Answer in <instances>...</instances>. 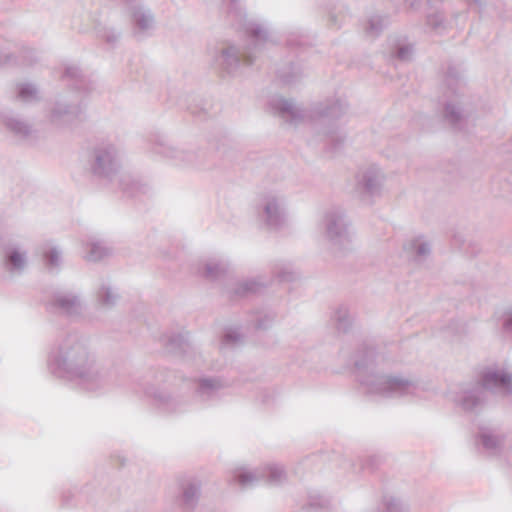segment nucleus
Listing matches in <instances>:
<instances>
[{
  "instance_id": "26",
  "label": "nucleus",
  "mask_w": 512,
  "mask_h": 512,
  "mask_svg": "<svg viewBox=\"0 0 512 512\" xmlns=\"http://www.w3.org/2000/svg\"><path fill=\"white\" fill-rule=\"evenodd\" d=\"M391 57L401 62H409L413 58L414 45L406 36H391L388 39Z\"/></svg>"
},
{
  "instance_id": "7",
  "label": "nucleus",
  "mask_w": 512,
  "mask_h": 512,
  "mask_svg": "<svg viewBox=\"0 0 512 512\" xmlns=\"http://www.w3.org/2000/svg\"><path fill=\"white\" fill-rule=\"evenodd\" d=\"M226 4V20L236 30L243 31L252 41L268 42L267 27L248 17V13L240 0H224Z\"/></svg>"
},
{
  "instance_id": "18",
  "label": "nucleus",
  "mask_w": 512,
  "mask_h": 512,
  "mask_svg": "<svg viewBox=\"0 0 512 512\" xmlns=\"http://www.w3.org/2000/svg\"><path fill=\"white\" fill-rule=\"evenodd\" d=\"M505 435L499 430L490 427H479L475 436L477 450L487 456L499 455L504 447Z\"/></svg>"
},
{
  "instance_id": "55",
  "label": "nucleus",
  "mask_w": 512,
  "mask_h": 512,
  "mask_svg": "<svg viewBox=\"0 0 512 512\" xmlns=\"http://www.w3.org/2000/svg\"><path fill=\"white\" fill-rule=\"evenodd\" d=\"M410 6H411L412 8H415V7H416V1H411Z\"/></svg>"
},
{
  "instance_id": "24",
  "label": "nucleus",
  "mask_w": 512,
  "mask_h": 512,
  "mask_svg": "<svg viewBox=\"0 0 512 512\" xmlns=\"http://www.w3.org/2000/svg\"><path fill=\"white\" fill-rule=\"evenodd\" d=\"M163 344L167 351L173 355L188 358L193 350L189 342V333H172L162 338Z\"/></svg>"
},
{
  "instance_id": "44",
  "label": "nucleus",
  "mask_w": 512,
  "mask_h": 512,
  "mask_svg": "<svg viewBox=\"0 0 512 512\" xmlns=\"http://www.w3.org/2000/svg\"><path fill=\"white\" fill-rule=\"evenodd\" d=\"M242 334L237 330L233 328L226 329L223 336H222V345H235L242 341Z\"/></svg>"
},
{
  "instance_id": "37",
  "label": "nucleus",
  "mask_w": 512,
  "mask_h": 512,
  "mask_svg": "<svg viewBox=\"0 0 512 512\" xmlns=\"http://www.w3.org/2000/svg\"><path fill=\"white\" fill-rule=\"evenodd\" d=\"M16 92L17 98L23 102L31 103L39 100L38 89L32 83H18Z\"/></svg>"
},
{
  "instance_id": "4",
  "label": "nucleus",
  "mask_w": 512,
  "mask_h": 512,
  "mask_svg": "<svg viewBox=\"0 0 512 512\" xmlns=\"http://www.w3.org/2000/svg\"><path fill=\"white\" fill-rule=\"evenodd\" d=\"M165 373V370H148L143 374H134L129 380L128 389L137 395L150 398L153 405L162 413L186 412L190 406L187 399L181 395H172L160 387V384L166 381Z\"/></svg>"
},
{
  "instance_id": "15",
  "label": "nucleus",
  "mask_w": 512,
  "mask_h": 512,
  "mask_svg": "<svg viewBox=\"0 0 512 512\" xmlns=\"http://www.w3.org/2000/svg\"><path fill=\"white\" fill-rule=\"evenodd\" d=\"M81 102L60 99L50 112L51 122L59 127H71L84 120Z\"/></svg>"
},
{
  "instance_id": "28",
  "label": "nucleus",
  "mask_w": 512,
  "mask_h": 512,
  "mask_svg": "<svg viewBox=\"0 0 512 512\" xmlns=\"http://www.w3.org/2000/svg\"><path fill=\"white\" fill-rule=\"evenodd\" d=\"M277 77L285 85L298 83L304 76L303 68L299 62L290 61L277 69Z\"/></svg>"
},
{
  "instance_id": "14",
  "label": "nucleus",
  "mask_w": 512,
  "mask_h": 512,
  "mask_svg": "<svg viewBox=\"0 0 512 512\" xmlns=\"http://www.w3.org/2000/svg\"><path fill=\"white\" fill-rule=\"evenodd\" d=\"M473 108L464 93L447 94V100L443 107V118L454 130H462Z\"/></svg>"
},
{
  "instance_id": "13",
  "label": "nucleus",
  "mask_w": 512,
  "mask_h": 512,
  "mask_svg": "<svg viewBox=\"0 0 512 512\" xmlns=\"http://www.w3.org/2000/svg\"><path fill=\"white\" fill-rule=\"evenodd\" d=\"M234 480L242 487H252L261 480L270 485H280L286 480V473L283 466L269 464L254 471L246 468L238 469L234 474Z\"/></svg>"
},
{
  "instance_id": "48",
  "label": "nucleus",
  "mask_w": 512,
  "mask_h": 512,
  "mask_svg": "<svg viewBox=\"0 0 512 512\" xmlns=\"http://www.w3.org/2000/svg\"><path fill=\"white\" fill-rule=\"evenodd\" d=\"M503 330L508 333H512V310L505 313L503 320Z\"/></svg>"
},
{
  "instance_id": "40",
  "label": "nucleus",
  "mask_w": 512,
  "mask_h": 512,
  "mask_svg": "<svg viewBox=\"0 0 512 512\" xmlns=\"http://www.w3.org/2000/svg\"><path fill=\"white\" fill-rule=\"evenodd\" d=\"M45 265L50 271L59 270L62 258L61 251L56 246H51L43 251Z\"/></svg>"
},
{
  "instance_id": "51",
  "label": "nucleus",
  "mask_w": 512,
  "mask_h": 512,
  "mask_svg": "<svg viewBox=\"0 0 512 512\" xmlns=\"http://www.w3.org/2000/svg\"><path fill=\"white\" fill-rule=\"evenodd\" d=\"M270 398H271L270 393H269V392H267V391H265V392L263 393V397H262V400H261V401H262V403H264V404H268V403L270 402Z\"/></svg>"
},
{
  "instance_id": "35",
  "label": "nucleus",
  "mask_w": 512,
  "mask_h": 512,
  "mask_svg": "<svg viewBox=\"0 0 512 512\" xmlns=\"http://www.w3.org/2000/svg\"><path fill=\"white\" fill-rule=\"evenodd\" d=\"M447 94L462 93V79L459 70L454 66H448L445 73Z\"/></svg>"
},
{
  "instance_id": "38",
  "label": "nucleus",
  "mask_w": 512,
  "mask_h": 512,
  "mask_svg": "<svg viewBox=\"0 0 512 512\" xmlns=\"http://www.w3.org/2000/svg\"><path fill=\"white\" fill-rule=\"evenodd\" d=\"M329 505L330 500L326 496L318 492H311L308 495V501L304 508L310 511L318 512L328 509Z\"/></svg>"
},
{
  "instance_id": "19",
  "label": "nucleus",
  "mask_w": 512,
  "mask_h": 512,
  "mask_svg": "<svg viewBox=\"0 0 512 512\" xmlns=\"http://www.w3.org/2000/svg\"><path fill=\"white\" fill-rule=\"evenodd\" d=\"M312 116L321 124L340 119L348 111V103L341 98L327 99L319 102L311 109Z\"/></svg>"
},
{
  "instance_id": "1",
  "label": "nucleus",
  "mask_w": 512,
  "mask_h": 512,
  "mask_svg": "<svg viewBox=\"0 0 512 512\" xmlns=\"http://www.w3.org/2000/svg\"><path fill=\"white\" fill-rule=\"evenodd\" d=\"M47 368L53 376L75 382L87 392H101L110 386L108 372L97 365L87 341L77 333H69L53 344Z\"/></svg>"
},
{
  "instance_id": "49",
  "label": "nucleus",
  "mask_w": 512,
  "mask_h": 512,
  "mask_svg": "<svg viewBox=\"0 0 512 512\" xmlns=\"http://www.w3.org/2000/svg\"><path fill=\"white\" fill-rule=\"evenodd\" d=\"M74 497V494L71 490L64 491L62 493V505L65 507H69L71 505V500Z\"/></svg>"
},
{
  "instance_id": "27",
  "label": "nucleus",
  "mask_w": 512,
  "mask_h": 512,
  "mask_svg": "<svg viewBox=\"0 0 512 512\" xmlns=\"http://www.w3.org/2000/svg\"><path fill=\"white\" fill-rule=\"evenodd\" d=\"M119 187L128 197H138L150 194L151 186L129 174H124L119 179Z\"/></svg>"
},
{
  "instance_id": "23",
  "label": "nucleus",
  "mask_w": 512,
  "mask_h": 512,
  "mask_svg": "<svg viewBox=\"0 0 512 512\" xmlns=\"http://www.w3.org/2000/svg\"><path fill=\"white\" fill-rule=\"evenodd\" d=\"M267 286V283L260 279H245L235 281L225 288V293L230 300H238L260 293Z\"/></svg>"
},
{
  "instance_id": "11",
  "label": "nucleus",
  "mask_w": 512,
  "mask_h": 512,
  "mask_svg": "<svg viewBox=\"0 0 512 512\" xmlns=\"http://www.w3.org/2000/svg\"><path fill=\"white\" fill-rule=\"evenodd\" d=\"M152 152L170 160L181 167L206 168L207 153L204 150L180 149L164 139H158L152 146Z\"/></svg>"
},
{
  "instance_id": "43",
  "label": "nucleus",
  "mask_w": 512,
  "mask_h": 512,
  "mask_svg": "<svg viewBox=\"0 0 512 512\" xmlns=\"http://www.w3.org/2000/svg\"><path fill=\"white\" fill-rule=\"evenodd\" d=\"M384 512H406L405 504L393 496H385L383 499Z\"/></svg>"
},
{
  "instance_id": "53",
  "label": "nucleus",
  "mask_w": 512,
  "mask_h": 512,
  "mask_svg": "<svg viewBox=\"0 0 512 512\" xmlns=\"http://www.w3.org/2000/svg\"><path fill=\"white\" fill-rule=\"evenodd\" d=\"M468 1H469V2H473V3H475V4H476V5H478V6H481V5H482L481 0H468Z\"/></svg>"
},
{
  "instance_id": "10",
  "label": "nucleus",
  "mask_w": 512,
  "mask_h": 512,
  "mask_svg": "<svg viewBox=\"0 0 512 512\" xmlns=\"http://www.w3.org/2000/svg\"><path fill=\"white\" fill-rule=\"evenodd\" d=\"M229 382L221 376H200L193 381V396L197 403L205 407L218 405L226 397Z\"/></svg>"
},
{
  "instance_id": "31",
  "label": "nucleus",
  "mask_w": 512,
  "mask_h": 512,
  "mask_svg": "<svg viewBox=\"0 0 512 512\" xmlns=\"http://www.w3.org/2000/svg\"><path fill=\"white\" fill-rule=\"evenodd\" d=\"M323 137L326 149L332 153L340 151L345 142V136L334 124L323 130Z\"/></svg>"
},
{
  "instance_id": "34",
  "label": "nucleus",
  "mask_w": 512,
  "mask_h": 512,
  "mask_svg": "<svg viewBox=\"0 0 512 512\" xmlns=\"http://www.w3.org/2000/svg\"><path fill=\"white\" fill-rule=\"evenodd\" d=\"M112 254V249L108 247L104 241L97 240L92 241L89 244V249L87 253V259L89 261H100Z\"/></svg>"
},
{
  "instance_id": "33",
  "label": "nucleus",
  "mask_w": 512,
  "mask_h": 512,
  "mask_svg": "<svg viewBox=\"0 0 512 512\" xmlns=\"http://www.w3.org/2000/svg\"><path fill=\"white\" fill-rule=\"evenodd\" d=\"M63 78L71 81L74 89L78 91L86 90V79L77 65H67L63 73Z\"/></svg>"
},
{
  "instance_id": "8",
  "label": "nucleus",
  "mask_w": 512,
  "mask_h": 512,
  "mask_svg": "<svg viewBox=\"0 0 512 512\" xmlns=\"http://www.w3.org/2000/svg\"><path fill=\"white\" fill-rule=\"evenodd\" d=\"M45 308L52 315L77 320L85 311V303L80 292L70 289H56L46 301Z\"/></svg>"
},
{
  "instance_id": "5",
  "label": "nucleus",
  "mask_w": 512,
  "mask_h": 512,
  "mask_svg": "<svg viewBox=\"0 0 512 512\" xmlns=\"http://www.w3.org/2000/svg\"><path fill=\"white\" fill-rule=\"evenodd\" d=\"M248 47L240 52L234 45L222 46L215 49L211 65L214 71L221 77H235L241 65V60L252 65L255 62L257 54L261 52L262 47L267 42L252 41L248 36Z\"/></svg>"
},
{
  "instance_id": "32",
  "label": "nucleus",
  "mask_w": 512,
  "mask_h": 512,
  "mask_svg": "<svg viewBox=\"0 0 512 512\" xmlns=\"http://www.w3.org/2000/svg\"><path fill=\"white\" fill-rule=\"evenodd\" d=\"M332 319L337 331L341 333H348L354 322V316L346 305H339Z\"/></svg>"
},
{
  "instance_id": "30",
  "label": "nucleus",
  "mask_w": 512,
  "mask_h": 512,
  "mask_svg": "<svg viewBox=\"0 0 512 512\" xmlns=\"http://www.w3.org/2000/svg\"><path fill=\"white\" fill-rule=\"evenodd\" d=\"M404 250L412 254L415 261L420 262L430 255L431 245L420 235L405 243Z\"/></svg>"
},
{
  "instance_id": "47",
  "label": "nucleus",
  "mask_w": 512,
  "mask_h": 512,
  "mask_svg": "<svg viewBox=\"0 0 512 512\" xmlns=\"http://www.w3.org/2000/svg\"><path fill=\"white\" fill-rule=\"evenodd\" d=\"M444 18L441 14L435 13L427 16L426 23L433 30H438L443 26Z\"/></svg>"
},
{
  "instance_id": "3",
  "label": "nucleus",
  "mask_w": 512,
  "mask_h": 512,
  "mask_svg": "<svg viewBox=\"0 0 512 512\" xmlns=\"http://www.w3.org/2000/svg\"><path fill=\"white\" fill-rule=\"evenodd\" d=\"M512 395V373L487 366L478 373L475 383H467L454 393L453 401L466 412H475L487 402V393Z\"/></svg>"
},
{
  "instance_id": "2",
  "label": "nucleus",
  "mask_w": 512,
  "mask_h": 512,
  "mask_svg": "<svg viewBox=\"0 0 512 512\" xmlns=\"http://www.w3.org/2000/svg\"><path fill=\"white\" fill-rule=\"evenodd\" d=\"M376 349L372 344L362 343L353 356L355 375L365 393L384 398L412 396L418 382L401 374H384L376 369Z\"/></svg>"
},
{
  "instance_id": "54",
  "label": "nucleus",
  "mask_w": 512,
  "mask_h": 512,
  "mask_svg": "<svg viewBox=\"0 0 512 512\" xmlns=\"http://www.w3.org/2000/svg\"><path fill=\"white\" fill-rule=\"evenodd\" d=\"M287 45L288 46H294V45H296V43H294V41L292 39H288L287 40Z\"/></svg>"
},
{
  "instance_id": "29",
  "label": "nucleus",
  "mask_w": 512,
  "mask_h": 512,
  "mask_svg": "<svg viewBox=\"0 0 512 512\" xmlns=\"http://www.w3.org/2000/svg\"><path fill=\"white\" fill-rule=\"evenodd\" d=\"M390 23L389 15L374 14L367 19L364 25V33L368 38L376 39Z\"/></svg>"
},
{
  "instance_id": "41",
  "label": "nucleus",
  "mask_w": 512,
  "mask_h": 512,
  "mask_svg": "<svg viewBox=\"0 0 512 512\" xmlns=\"http://www.w3.org/2000/svg\"><path fill=\"white\" fill-rule=\"evenodd\" d=\"M273 274L276 278L279 279V281L283 282H291L296 278V274L293 271L292 265L283 261H280L274 265Z\"/></svg>"
},
{
  "instance_id": "52",
  "label": "nucleus",
  "mask_w": 512,
  "mask_h": 512,
  "mask_svg": "<svg viewBox=\"0 0 512 512\" xmlns=\"http://www.w3.org/2000/svg\"><path fill=\"white\" fill-rule=\"evenodd\" d=\"M330 24L331 25H336V17L334 15L330 16Z\"/></svg>"
},
{
  "instance_id": "12",
  "label": "nucleus",
  "mask_w": 512,
  "mask_h": 512,
  "mask_svg": "<svg viewBox=\"0 0 512 512\" xmlns=\"http://www.w3.org/2000/svg\"><path fill=\"white\" fill-rule=\"evenodd\" d=\"M323 223L330 243L340 250L347 249L351 243V234L344 210L340 207L330 208L325 212Z\"/></svg>"
},
{
  "instance_id": "22",
  "label": "nucleus",
  "mask_w": 512,
  "mask_h": 512,
  "mask_svg": "<svg viewBox=\"0 0 512 512\" xmlns=\"http://www.w3.org/2000/svg\"><path fill=\"white\" fill-rule=\"evenodd\" d=\"M271 109L286 122L297 125L304 119V112L297 107L292 99L274 97L269 101Z\"/></svg>"
},
{
  "instance_id": "6",
  "label": "nucleus",
  "mask_w": 512,
  "mask_h": 512,
  "mask_svg": "<svg viewBox=\"0 0 512 512\" xmlns=\"http://www.w3.org/2000/svg\"><path fill=\"white\" fill-rule=\"evenodd\" d=\"M120 169V155L114 144L101 143L92 149L87 161V171L92 179L110 183Z\"/></svg>"
},
{
  "instance_id": "17",
  "label": "nucleus",
  "mask_w": 512,
  "mask_h": 512,
  "mask_svg": "<svg viewBox=\"0 0 512 512\" xmlns=\"http://www.w3.org/2000/svg\"><path fill=\"white\" fill-rule=\"evenodd\" d=\"M119 4L130 13L134 36L141 39L153 28L154 16L150 9L141 5L139 0H118Z\"/></svg>"
},
{
  "instance_id": "45",
  "label": "nucleus",
  "mask_w": 512,
  "mask_h": 512,
  "mask_svg": "<svg viewBox=\"0 0 512 512\" xmlns=\"http://www.w3.org/2000/svg\"><path fill=\"white\" fill-rule=\"evenodd\" d=\"M378 463V457L376 456H369L363 459H359V468H356L355 464H351L352 470L355 473H358L362 470H373Z\"/></svg>"
},
{
  "instance_id": "46",
  "label": "nucleus",
  "mask_w": 512,
  "mask_h": 512,
  "mask_svg": "<svg viewBox=\"0 0 512 512\" xmlns=\"http://www.w3.org/2000/svg\"><path fill=\"white\" fill-rule=\"evenodd\" d=\"M121 33L113 28H106L103 31L102 38L111 45L116 44L120 39Z\"/></svg>"
},
{
  "instance_id": "9",
  "label": "nucleus",
  "mask_w": 512,
  "mask_h": 512,
  "mask_svg": "<svg viewBox=\"0 0 512 512\" xmlns=\"http://www.w3.org/2000/svg\"><path fill=\"white\" fill-rule=\"evenodd\" d=\"M257 212L259 218L269 229H279L286 221V199L276 190H268L260 193Z\"/></svg>"
},
{
  "instance_id": "56",
  "label": "nucleus",
  "mask_w": 512,
  "mask_h": 512,
  "mask_svg": "<svg viewBox=\"0 0 512 512\" xmlns=\"http://www.w3.org/2000/svg\"><path fill=\"white\" fill-rule=\"evenodd\" d=\"M10 55H6V61L5 62H10Z\"/></svg>"
},
{
  "instance_id": "50",
  "label": "nucleus",
  "mask_w": 512,
  "mask_h": 512,
  "mask_svg": "<svg viewBox=\"0 0 512 512\" xmlns=\"http://www.w3.org/2000/svg\"><path fill=\"white\" fill-rule=\"evenodd\" d=\"M188 110H190V113L193 114L196 117L202 118L208 114V111L205 108H194L192 106L187 107Z\"/></svg>"
},
{
  "instance_id": "21",
  "label": "nucleus",
  "mask_w": 512,
  "mask_h": 512,
  "mask_svg": "<svg viewBox=\"0 0 512 512\" xmlns=\"http://www.w3.org/2000/svg\"><path fill=\"white\" fill-rule=\"evenodd\" d=\"M2 267L11 276L22 275L28 264V254L26 250L14 245H7L2 252Z\"/></svg>"
},
{
  "instance_id": "25",
  "label": "nucleus",
  "mask_w": 512,
  "mask_h": 512,
  "mask_svg": "<svg viewBox=\"0 0 512 512\" xmlns=\"http://www.w3.org/2000/svg\"><path fill=\"white\" fill-rule=\"evenodd\" d=\"M201 495V482L198 479H191L181 486V493L178 503L184 511H192L198 504Z\"/></svg>"
},
{
  "instance_id": "42",
  "label": "nucleus",
  "mask_w": 512,
  "mask_h": 512,
  "mask_svg": "<svg viewBox=\"0 0 512 512\" xmlns=\"http://www.w3.org/2000/svg\"><path fill=\"white\" fill-rule=\"evenodd\" d=\"M118 295L109 286L102 285L98 291V301L102 306L112 307L116 304Z\"/></svg>"
},
{
  "instance_id": "20",
  "label": "nucleus",
  "mask_w": 512,
  "mask_h": 512,
  "mask_svg": "<svg viewBox=\"0 0 512 512\" xmlns=\"http://www.w3.org/2000/svg\"><path fill=\"white\" fill-rule=\"evenodd\" d=\"M0 119L5 129L20 141L28 140L34 132L32 124L13 110H3Z\"/></svg>"
},
{
  "instance_id": "16",
  "label": "nucleus",
  "mask_w": 512,
  "mask_h": 512,
  "mask_svg": "<svg viewBox=\"0 0 512 512\" xmlns=\"http://www.w3.org/2000/svg\"><path fill=\"white\" fill-rule=\"evenodd\" d=\"M384 174L376 165L361 169L356 176V191L363 198L379 196L382 190Z\"/></svg>"
},
{
  "instance_id": "36",
  "label": "nucleus",
  "mask_w": 512,
  "mask_h": 512,
  "mask_svg": "<svg viewBox=\"0 0 512 512\" xmlns=\"http://www.w3.org/2000/svg\"><path fill=\"white\" fill-rule=\"evenodd\" d=\"M228 271L227 263L223 261H210L204 266L203 275L211 280L215 281L221 279Z\"/></svg>"
},
{
  "instance_id": "39",
  "label": "nucleus",
  "mask_w": 512,
  "mask_h": 512,
  "mask_svg": "<svg viewBox=\"0 0 512 512\" xmlns=\"http://www.w3.org/2000/svg\"><path fill=\"white\" fill-rule=\"evenodd\" d=\"M275 318L276 314L273 311H257L253 318L254 327L257 330H267L273 325Z\"/></svg>"
}]
</instances>
